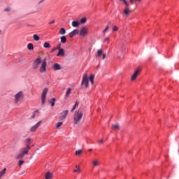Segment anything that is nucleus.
I'll return each mask as SVG.
<instances>
[{
  "instance_id": "nucleus-9",
  "label": "nucleus",
  "mask_w": 179,
  "mask_h": 179,
  "mask_svg": "<svg viewBox=\"0 0 179 179\" xmlns=\"http://www.w3.org/2000/svg\"><path fill=\"white\" fill-rule=\"evenodd\" d=\"M47 71V62L45 60L43 61L42 64L40 67L39 72L41 73H44Z\"/></svg>"
},
{
  "instance_id": "nucleus-4",
  "label": "nucleus",
  "mask_w": 179,
  "mask_h": 179,
  "mask_svg": "<svg viewBox=\"0 0 179 179\" xmlns=\"http://www.w3.org/2000/svg\"><path fill=\"white\" fill-rule=\"evenodd\" d=\"M47 93H48V88H44L41 95L42 106H44V104H45V99L47 97Z\"/></svg>"
},
{
  "instance_id": "nucleus-23",
  "label": "nucleus",
  "mask_w": 179,
  "mask_h": 179,
  "mask_svg": "<svg viewBox=\"0 0 179 179\" xmlns=\"http://www.w3.org/2000/svg\"><path fill=\"white\" fill-rule=\"evenodd\" d=\"M86 22H87V19L85 17L81 18L79 21L80 24H84V23H85Z\"/></svg>"
},
{
  "instance_id": "nucleus-6",
  "label": "nucleus",
  "mask_w": 179,
  "mask_h": 179,
  "mask_svg": "<svg viewBox=\"0 0 179 179\" xmlns=\"http://www.w3.org/2000/svg\"><path fill=\"white\" fill-rule=\"evenodd\" d=\"M114 55H115V57H117V58H119V59H124V55L122 54V50H118V49L115 50Z\"/></svg>"
},
{
  "instance_id": "nucleus-25",
  "label": "nucleus",
  "mask_w": 179,
  "mask_h": 179,
  "mask_svg": "<svg viewBox=\"0 0 179 179\" xmlns=\"http://www.w3.org/2000/svg\"><path fill=\"white\" fill-rule=\"evenodd\" d=\"M6 173V168H4L2 171H0V179L2 178V177Z\"/></svg>"
},
{
  "instance_id": "nucleus-51",
  "label": "nucleus",
  "mask_w": 179,
  "mask_h": 179,
  "mask_svg": "<svg viewBox=\"0 0 179 179\" xmlns=\"http://www.w3.org/2000/svg\"><path fill=\"white\" fill-rule=\"evenodd\" d=\"M0 33H1V30H0Z\"/></svg>"
},
{
  "instance_id": "nucleus-24",
  "label": "nucleus",
  "mask_w": 179,
  "mask_h": 179,
  "mask_svg": "<svg viewBox=\"0 0 179 179\" xmlns=\"http://www.w3.org/2000/svg\"><path fill=\"white\" fill-rule=\"evenodd\" d=\"M76 169H73V171L74 172V173H80V166H79L78 165H76Z\"/></svg>"
},
{
  "instance_id": "nucleus-44",
  "label": "nucleus",
  "mask_w": 179,
  "mask_h": 179,
  "mask_svg": "<svg viewBox=\"0 0 179 179\" xmlns=\"http://www.w3.org/2000/svg\"><path fill=\"white\" fill-rule=\"evenodd\" d=\"M109 27L106 26V27L105 28V29L103 31V33H106V31H107V30H108Z\"/></svg>"
},
{
  "instance_id": "nucleus-34",
  "label": "nucleus",
  "mask_w": 179,
  "mask_h": 179,
  "mask_svg": "<svg viewBox=\"0 0 179 179\" xmlns=\"http://www.w3.org/2000/svg\"><path fill=\"white\" fill-rule=\"evenodd\" d=\"M120 2H123V3H124L125 6L128 7L129 6V3H128V1L127 0H120Z\"/></svg>"
},
{
  "instance_id": "nucleus-47",
  "label": "nucleus",
  "mask_w": 179,
  "mask_h": 179,
  "mask_svg": "<svg viewBox=\"0 0 179 179\" xmlns=\"http://www.w3.org/2000/svg\"><path fill=\"white\" fill-rule=\"evenodd\" d=\"M43 2H44V0H41V1L38 3V4L40 5V3H43Z\"/></svg>"
},
{
  "instance_id": "nucleus-11",
  "label": "nucleus",
  "mask_w": 179,
  "mask_h": 179,
  "mask_svg": "<svg viewBox=\"0 0 179 179\" xmlns=\"http://www.w3.org/2000/svg\"><path fill=\"white\" fill-rule=\"evenodd\" d=\"M68 113H69L68 110L63 111L60 115L59 120H65L66 118V115H68Z\"/></svg>"
},
{
  "instance_id": "nucleus-48",
  "label": "nucleus",
  "mask_w": 179,
  "mask_h": 179,
  "mask_svg": "<svg viewBox=\"0 0 179 179\" xmlns=\"http://www.w3.org/2000/svg\"><path fill=\"white\" fill-rule=\"evenodd\" d=\"M55 50H57V48H55L52 50V52H54V51H55Z\"/></svg>"
},
{
  "instance_id": "nucleus-29",
  "label": "nucleus",
  "mask_w": 179,
  "mask_h": 179,
  "mask_svg": "<svg viewBox=\"0 0 179 179\" xmlns=\"http://www.w3.org/2000/svg\"><path fill=\"white\" fill-rule=\"evenodd\" d=\"M112 128L113 129H115V130L120 129V124H114L112 125Z\"/></svg>"
},
{
  "instance_id": "nucleus-28",
  "label": "nucleus",
  "mask_w": 179,
  "mask_h": 179,
  "mask_svg": "<svg viewBox=\"0 0 179 179\" xmlns=\"http://www.w3.org/2000/svg\"><path fill=\"white\" fill-rule=\"evenodd\" d=\"M43 47L44 48H51V44H50L48 42H45Z\"/></svg>"
},
{
  "instance_id": "nucleus-13",
  "label": "nucleus",
  "mask_w": 179,
  "mask_h": 179,
  "mask_svg": "<svg viewBox=\"0 0 179 179\" xmlns=\"http://www.w3.org/2000/svg\"><path fill=\"white\" fill-rule=\"evenodd\" d=\"M79 33V29H73L72 31L69 33V37L71 38H73V37H75L76 34Z\"/></svg>"
},
{
  "instance_id": "nucleus-30",
  "label": "nucleus",
  "mask_w": 179,
  "mask_h": 179,
  "mask_svg": "<svg viewBox=\"0 0 179 179\" xmlns=\"http://www.w3.org/2000/svg\"><path fill=\"white\" fill-rule=\"evenodd\" d=\"M55 101H56L55 98H52V100L50 101V103L52 107H54L55 106Z\"/></svg>"
},
{
  "instance_id": "nucleus-22",
  "label": "nucleus",
  "mask_w": 179,
  "mask_h": 179,
  "mask_svg": "<svg viewBox=\"0 0 179 179\" xmlns=\"http://www.w3.org/2000/svg\"><path fill=\"white\" fill-rule=\"evenodd\" d=\"M71 90H72L71 88L67 89V91L66 92L65 99H68V97H69V94H71Z\"/></svg>"
},
{
  "instance_id": "nucleus-31",
  "label": "nucleus",
  "mask_w": 179,
  "mask_h": 179,
  "mask_svg": "<svg viewBox=\"0 0 179 179\" xmlns=\"http://www.w3.org/2000/svg\"><path fill=\"white\" fill-rule=\"evenodd\" d=\"M33 38H34V41H38L40 40V36H38V35H37V34H34L33 36Z\"/></svg>"
},
{
  "instance_id": "nucleus-14",
  "label": "nucleus",
  "mask_w": 179,
  "mask_h": 179,
  "mask_svg": "<svg viewBox=\"0 0 179 179\" xmlns=\"http://www.w3.org/2000/svg\"><path fill=\"white\" fill-rule=\"evenodd\" d=\"M65 55V50L64 48H59L57 57H64Z\"/></svg>"
},
{
  "instance_id": "nucleus-17",
  "label": "nucleus",
  "mask_w": 179,
  "mask_h": 179,
  "mask_svg": "<svg viewBox=\"0 0 179 179\" xmlns=\"http://www.w3.org/2000/svg\"><path fill=\"white\" fill-rule=\"evenodd\" d=\"M72 26L73 27H79V26H80V22L79 21H73Z\"/></svg>"
},
{
  "instance_id": "nucleus-32",
  "label": "nucleus",
  "mask_w": 179,
  "mask_h": 179,
  "mask_svg": "<svg viewBox=\"0 0 179 179\" xmlns=\"http://www.w3.org/2000/svg\"><path fill=\"white\" fill-rule=\"evenodd\" d=\"M90 82H91L92 85H93V83H94V75H91L90 76Z\"/></svg>"
},
{
  "instance_id": "nucleus-26",
  "label": "nucleus",
  "mask_w": 179,
  "mask_h": 179,
  "mask_svg": "<svg viewBox=\"0 0 179 179\" xmlns=\"http://www.w3.org/2000/svg\"><path fill=\"white\" fill-rule=\"evenodd\" d=\"M102 54H103V49L98 50L97 53L96 55V58L100 57Z\"/></svg>"
},
{
  "instance_id": "nucleus-46",
  "label": "nucleus",
  "mask_w": 179,
  "mask_h": 179,
  "mask_svg": "<svg viewBox=\"0 0 179 179\" xmlns=\"http://www.w3.org/2000/svg\"><path fill=\"white\" fill-rule=\"evenodd\" d=\"M55 23V20H52V22H49V24H54Z\"/></svg>"
},
{
  "instance_id": "nucleus-43",
  "label": "nucleus",
  "mask_w": 179,
  "mask_h": 179,
  "mask_svg": "<svg viewBox=\"0 0 179 179\" xmlns=\"http://www.w3.org/2000/svg\"><path fill=\"white\" fill-rule=\"evenodd\" d=\"M109 40H110V38L106 37V38L104 39V42L108 43Z\"/></svg>"
},
{
  "instance_id": "nucleus-16",
  "label": "nucleus",
  "mask_w": 179,
  "mask_h": 179,
  "mask_svg": "<svg viewBox=\"0 0 179 179\" xmlns=\"http://www.w3.org/2000/svg\"><path fill=\"white\" fill-rule=\"evenodd\" d=\"M130 13H131V10L128 8V6L127 7L126 6L124 10V15H125V16H129Z\"/></svg>"
},
{
  "instance_id": "nucleus-3",
  "label": "nucleus",
  "mask_w": 179,
  "mask_h": 179,
  "mask_svg": "<svg viewBox=\"0 0 179 179\" xmlns=\"http://www.w3.org/2000/svg\"><path fill=\"white\" fill-rule=\"evenodd\" d=\"M81 86H85L86 89L89 87V77H87V74L83 75Z\"/></svg>"
},
{
  "instance_id": "nucleus-38",
  "label": "nucleus",
  "mask_w": 179,
  "mask_h": 179,
  "mask_svg": "<svg viewBox=\"0 0 179 179\" xmlns=\"http://www.w3.org/2000/svg\"><path fill=\"white\" fill-rule=\"evenodd\" d=\"M31 142V138L25 139V143H27V145H30Z\"/></svg>"
},
{
  "instance_id": "nucleus-8",
  "label": "nucleus",
  "mask_w": 179,
  "mask_h": 179,
  "mask_svg": "<svg viewBox=\"0 0 179 179\" xmlns=\"http://www.w3.org/2000/svg\"><path fill=\"white\" fill-rule=\"evenodd\" d=\"M22 99H23V92L20 91L15 95V103H19V101Z\"/></svg>"
},
{
  "instance_id": "nucleus-35",
  "label": "nucleus",
  "mask_w": 179,
  "mask_h": 179,
  "mask_svg": "<svg viewBox=\"0 0 179 179\" xmlns=\"http://www.w3.org/2000/svg\"><path fill=\"white\" fill-rule=\"evenodd\" d=\"M27 48H28V50H34V46H33V43H29L27 45Z\"/></svg>"
},
{
  "instance_id": "nucleus-18",
  "label": "nucleus",
  "mask_w": 179,
  "mask_h": 179,
  "mask_svg": "<svg viewBox=\"0 0 179 179\" xmlns=\"http://www.w3.org/2000/svg\"><path fill=\"white\" fill-rule=\"evenodd\" d=\"M45 179H52V173L47 172L45 176Z\"/></svg>"
},
{
  "instance_id": "nucleus-19",
  "label": "nucleus",
  "mask_w": 179,
  "mask_h": 179,
  "mask_svg": "<svg viewBox=\"0 0 179 179\" xmlns=\"http://www.w3.org/2000/svg\"><path fill=\"white\" fill-rule=\"evenodd\" d=\"M66 34V29H65V28L62 27L60 29L59 31V34Z\"/></svg>"
},
{
  "instance_id": "nucleus-36",
  "label": "nucleus",
  "mask_w": 179,
  "mask_h": 179,
  "mask_svg": "<svg viewBox=\"0 0 179 179\" xmlns=\"http://www.w3.org/2000/svg\"><path fill=\"white\" fill-rule=\"evenodd\" d=\"M92 164L94 166V167H97V166H99V161L95 160L92 162Z\"/></svg>"
},
{
  "instance_id": "nucleus-27",
  "label": "nucleus",
  "mask_w": 179,
  "mask_h": 179,
  "mask_svg": "<svg viewBox=\"0 0 179 179\" xmlns=\"http://www.w3.org/2000/svg\"><path fill=\"white\" fill-rule=\"evenodd\" d=\"M78 106H79V101H76L73 107L71 109V113L75 111V110H76V107H78Z\"/></svg>"
},
{
  "instance_id": "nucleus-50",
  "label": "nucleus",
  "mask_w": 179,
  "mask_h": 179,
  "mask_svg": "<svg viewBox=\"0 0 179 179\" xmlns=\"http://www.w3.org/2000/svg\"><path fill=\"white\" fill-rule=\"evenodd\" d=\"M92 150H93L92 148L88 150V152H92Z\"/></svg>"
},
{
  "instance_id": "nucleus-5",
  "label": "nucleus",
  "mask_w": 179,
  "mask_h": 179,
  "mask_svg": "<svg viewBox=\"0 0 179 179\" xmlns=\"http://www.w3.org/2000/svg\"><path fill=\"white\" fill-rule=\"evenodd\" d=\"M78 34L82 37H86V36L89 34V30L87 29V27H83L80 29V31H79Z\"/></svg>"
},
{
  "instance_id": "nucleus-2",
  "label": "nucleus",
  "mask_w": 179,
  "mask_h": 179,
  "mask_svg": "<svg viewBox=\"0 0 179 179\" xmlns=\"http://www.w3.org/2000/svg\"><path fill=\"white\" fill-rule=\"evenodd\" d=\"M82 118H83V111L81 110H76L73 115L75 125H79L80 121H82Z\"/></svg>"
},
{
  "instance_id": "nucleus-40",
  "label": "nucleus",
  "mask_w": 179,
  "mask_h": 179,
  "mask_svg": "<svg viewBox=\"0 0 179 179\" xmlns=\"http://www.w3.org/2000/svg\"><path fill=\"white\" fill-rule=\"evenodd\" d=\"M23 163H24V161L23 160H20L19 162H18V166H22V164H23Z\"/></svg>"
},
{
  "instance_id": "nucleus-10",
  "label": "nucleus",
  "mask_w": 179,
  "mask_h": 179,
  "mask_svg": "<svg viewBox=\"0 0 179 179\" xmlns=\"http://www.w3.org/2000/svg\"><path fill=\"white\" fill-rule=\"evenodd\" d=\"M40 125H41V121L38 122L34 126H33L30 129L31 132H36V130L37 129V128H38V127H40Z\"/></svg>"
},
{
  "instance_id": "nucleus-42",
  "label": "nucleus",
  "mask_w": 179,
  "mask_h": 179,
  "mask_svg": "<svg viewBox=\"0 0 179 179\" xmlns=\"http://www.w3.org/2000/svg\"><path fill=\"white\" fill-rule=\"evenodd\" d=\"M118 30V27L117 26H114L113 28V31H117Z\"/></svg>"
},
{
  "instance_id": "nucleus-15",
  "label": "nucleus",
  "mask_w": 179,
  "mask_h": 179,
  "mask_svg": "<svg viewBox=\"0 0 179 179\" xmlns=\"http://www.w3.org/2000/svg\"><path fill=\"white\" fill-rule=\"evenodd\" d=\"M52 69L54 71H59L61 69V66L59 64L55 63L53 64Z\"/></svg>"
},
{
  "instance_id": "nucleus-7",
  "label": "nucleus",
  "mask_w": 179,
  "mask_h": 179,
  "mask_svg": "<svg viewBox=\"0 0 179 179\" xmlns=\"http://www.w3.org/2000/svg\"><path fill=\"white\" fill-rule=\"evenodd\" d=\"M41 64V57H38L36 59H35L32 64V68L33 69H37L38 68V66Z\"/></svg>"
},
{
  "instance_id": "nucleus-33",
  "label": "nucleus",
  "mask_w": 179,
  "mask_h": 179,
  "mask_svg": "<svg viewBox=\"0 0 179 179\" xmlns=\"http://www.w3.org/2000/svg\"><path fill=\"white\" fill-rule=\"evenodd\" d=\"M83 150H78L76 151V156H82Z\"/></svg>"
},
{
  "instance_id": "nucleus-49",
  "label": "nucleus",
  "mask_w": 179,
  "mask_h": 179,
  "mask_svg": "<svg viewBox=\"0 0 179 179\" xmlns=\"http://www.w3.org/2000/svg\"><path fill=\"white\" fill-rule=\"evenodd\" d=\"M103 140H100L99 141V143H103Z\"/></svg>"
},
{
  "instance_id": "nucleus-45",
  "label": "nucleus",
  "mask_w": 179,
  "mask_h": 179,
  "mask_svg": "<svg viewBox=\"0 0 179 179\" xmlns=\"http://www.w3.org/2000/svg\"><path fill=\"white\" fill-rule=\"evenodd\" d=\"M103 57L102 59H106V53H102Z\"/></svg>"
},
{
  "instance_id": "nucleus-20",
  "label": "nucleus",
  "mask_w": 179,
  "mask_h": 179,
  "mask_svg": "<svg viewBox=\"0 0 179 179\" xmlns=\"http://www.w3.org/2000/svg\"><path fill=\"white\" fill-rule=\"evenodd\" d=\"M131 5H134V3H140L142 2V0H129Z\"/></svg>"
},
{
  "instance_id": "nucleus-39",
  "label": "nucleus",
  "mask_w": 179,
  "mask_h": 179,
  "mask_svg": "<svg viewBox=\"0 0 179 179\" xmlns=\"http://www.w3.org/2000/svg\"><path fill=\"white\" fill-rule=\"evenodd\" d=\"M62 124H64V122H59L56 124V128L58 129L59 128V127H61V125H62Z\"/></svg>"
},
{
  "instance_id": "nucleus-1",
  "label": "nucleus",
  "mask_w": 179,
  "mask_h": 179,
  "mask_svg": "<svg viewBox=\"0 0 179 179\" xmlns=\"http://www.w3.org/2000/svg\"><path fill=\"white\" fill-rule=\"evenodd\" d=\"M31 149V147L29 144H26V147H23L20 150V153L16 156L15 159H23L25 155L29 153V150Z\"/></svg>"
},
{
  "instance_id": "nucleus-37",
  "label": "nucleus",
  "mask_w": 179,
  "mask_h": 179,
  "mask_svg": "<svg viewBox=\"0 0 179 179\" xmlns=\"http://www.w3.org/2000/svg\"><path fill=\"white\" fill-rule=\"evenodd\" d=\"M36 114H38V110H36L34 112L32 116H31V118H36Z\"/></svg>"
},
{
  "instance_id": "nucleus-21",
  "label": "nucleus",
  "mask_w": 179,
  "mask_h": 179,
  "mask_svg": "<svg viewBox=\"0 0 179 179\" xmlns=\"http://www.w3.org/2000/svg\"><path fill=\"white\" fill-rule=\"evenodd\" d=\"M60 41L62 43V44H65L66 43V36H63L60 37Z\"/></svg>"
},
{
  "instance_id": "nucleus-12",
  "label": "nucleus",
  "mask_w": 179,
  "mask_h": 179,
  "mask_svg": "<svg viewBox=\"0 0 179 179\" xmlns=\"http://www.w3.org/2000/svg\"><path fill=\"white\" fill-rule=\"evenodd\" d=\"M141 73V69H138L131 76V80H135L138 78V75Z\"/></svg>"
},
{
  "instance_id": "nucleus-41",
  "label": "nucleus",
  "mask_w": 179,
  "mask_h": 179,
  "mask_svg": "<svg viewBox=\"0 0 179 179\" xmlns=\"http://www.w3.org/2000/svg\"><path fill=\"white\" fill-rule=\"evenodd\" d=\"M4 12H10V8L7 7L4 9Z\"/></svg>"
}]
</instances>
